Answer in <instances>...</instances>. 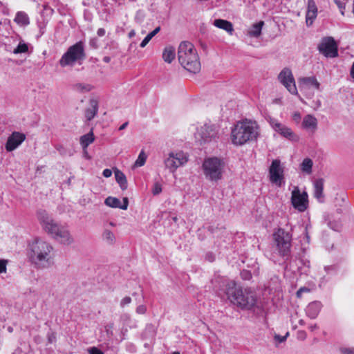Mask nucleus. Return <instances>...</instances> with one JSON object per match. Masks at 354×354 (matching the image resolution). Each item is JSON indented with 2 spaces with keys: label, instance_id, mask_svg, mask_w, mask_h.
Masks as SVG:
<instances>
[{
  "label": "nucleus",
  "instance_id": "obj_43",
  "mask_svg": "<svg viewBox=\"0 0 354 354\" xmlns=\"http://www.w3.org/2000/svg\"><path fill=\"white\" fill-rule=\"evenodd\" d=\"M131 299L130 297H124L121 301H120V306L121 307H124L126 305H128L131 303Z\"/></svg>",
  "mask_w": 354,
  "mask_h": 354
},
{
  "label": "nucleus",
  "instance_id": "obj_42",
  "mask_svg": "<svg viewBox=\"0 0 354 354\" xmlns=\"http://www.w3.org/2000/svg\"><path fill=\"white\" fill-rule=\"evenodd\" d=\"M292 120L296 122L297 123H299L301 120V113L298 111H296V112H294L292 113Z\"/></svg>",
  "mask_w": 354,
  "mask_h": 354
},
{
  "label": "nucleus",
  "instance_id": "obj_62",
  "mask_svg": "<svg viewBox=\"0 0 354 354\" xmlns=\"http://www.w3.org/2000/svg\"><path fill=\"white\" fill-rule=\"evenodd\" d=\"M305 265L308 268L310 266L309 261H307L306 263H305Z\"/></svg>",
  "mask_w": 354,
  "mask_h": 354
},
{
  "label": "nucleus",
  "instance_id": "obj_60",
  "mask_svg": "<svg viewBox=\"0 0 354 354\" xmlns=\"http://www.w3.org/2000/svg\"><path fill=\"white\" fill-rule=\"evenodd\" d=\"M246 274H245V277H244V279L249 278V277H250V274H249V273H248V272H247Z\"/></svg>",
  "mask_w": 354,
  "mask_h": 354
},
{
  "label": "nucleus",
  "instance_id": "obj_4",
  "mask_svg": "<svg viewBox=\"0 0 354 354\" xmlns=\"http://www.w3.org/2000/svg\"><path fill=\"white\" fill-rule=\"evenodd\" d=\"M259 134L257 123L245 119L237 122L232 130V141L236 145H242L248 141L256 140Z\"/></svg>",
  "mask_w": 354,
  "mask_h": 354
},
{
  "label": "nucleus",
  "instance_id": "obj_26",
  "mask_svg": "<svg viewBox=\"0 0 354 354\" xmlns=\"http://www.w3.org/2000/svg\"><path fill=\"white\" fill-rule=\"evenodd\" d=\"M115 177L117 183L122 190L127 189V180L123 172L118 169L115 170Z\"/></svg>",
  "mask_w": 354,
  "mask_h": 354
},
{
  "label": "nucleus",
  "instance_id": "obj_19",
  "mask_svg": "<svg viewBox=\"0 0 354 354\" xmlns=\"http://www.w3.org/2000/svg\"><path fill=\"white\" fill-rule=\"evenodd\" d=\"M298 82L301 87H313L317 90L319 89L320 84L315 76L301 77L298 80Z\"/></svg>",
  "mask_w": 354,
  "mask_h": 354
},
{
  "label": "nucleus",
  "instance_id": "obj_10",
  "mask_svg": "<svg viewBox=\"0 0 354 354\" xmlns=\"http://www.w3.org/2000/svg\"><path fill=\"white\" fill-rule=\"evenodd\" d=\"M291 203L293 207L300 212L306 211L308 207V196L306 192H300L298 187H295L291 193Z\"/></svg>",
  "mask_w": 354,
  "mask_h": 354
},
{
  "label": "nucleus",
  "instance_id": "obj_2",
  "mask_svg": "<svg viewBox=\"0 0 354 354\" xmlns=\"http://www.w3.org/2000/svg\"><path fill=\"white\" fill-rule=\"evenodd\" d=\"M27 256L30 261L39 269L49 268L55 263V250L53 245L40 238H35L29 242Z\"/></svg>",
  "mask_w": 354,
  "mask_h": 354
},
{
  "label": "nucleus",
  "instance_id": "obj_47",
  "mask_svg": "<svg viewBox=\"0 0 354 354\" xmlns=\"http://www.w3.org/2000/svg\"><path fill=\"white\" fill-rule=\"evenodd\" d=\"M105 30L102 28H100L97 30V35L99 36V37H103L104 35H105Z\"/></svg>",
  "mask_w": 354,
  "mask_h": 354
},
{
  "label": "nucleus",
  "instance_id": "obj_9",
  "mask_svg": "<svg viewBox=\"0 0 354 354\" xmlns=\"http://www.w3.org/2000/svg\"><path fill=\"white\" fill-rule=\"evenodd\" d=\"M188 161V156L182 151L170 152L165 159L164 164L170 172L174 173L176 169L183 166Z\"/></svg>",
  "mask_w": 354,
  "mask_h": 354
},
{
  "label": "nucleus",
  "instance_id": "obj_64",
  "mask_svg": "<svg viewBox=\"0 0 354 354\" xmlns=\"http://www.w3.org/2000/svg\"><path fill=\"white\" fill-rule=\"evenodd\" d=\"M172 354H180V353H179V352H177V351H175V352H174Z\"/></svg>",
  "mask_w": 354,
  "mask_h": 354
},
{
  "label": "nucleus",
  "instance_id": "obj_5",
  "mask_svg": "<svg viewBox=\"0 0 354 354\" xmlns=\"http://www.w3.org/2000/svg\"><path fill=\"white\" fill-rule=\"evenodd\" d=\"M178 59L187 71L196 73L201 70V62L196 49L189 41H182L178 48Z\"/></svg>",
  "mask_w": 354,
  "mask_h": 354
},
{
  "label": "nucleus",
  "instance_id": "obj_45",
  "mask_svg": "<svg viewBox=\"0 0 354 354\" xmlns=\"http://www.w3.org/2000/svg\"><path fill=\"white\" fill-rule=\"evenodd\" d=\"M89 353L90 354H104L102 351H100V349H98L96 347H93V348H90Z\"/></svg>",
  "mask_w": 354,
  "mask_h": 354
},
{
  "label": "nucleus",
  "instance_id": "obj_40",
  "mask_svg": "<svg viewBox=\"0 0 354 354\" xmlns=\"http://www.w3.org/2000/svg\"><path fill=\"white\" fill-rule=\"evenodd\" d=\"M288 335V333H286L285 336H281L279 335H275L274 339L276 341L278 342V343H282L286 341L287 336Z\"/></svg>",
  "mask_w": 354,
  "mask_h": 354
},
{
  "label": "nucleus",
  "instance_id": "obj_63",
  "mask_svg": "<svg viewBox=\"0 0 354 354\" xmlns=\"http://www.w3.org/2000/svg\"><path fill=\"white\" fill-rule=\"evenodd\" d=\"M123 317H126L127 319H130V316L129 315H124Z\"/></svg>",
  "mask_w": 354,
  "mask_h": 354
},
{
  "label": "nucleus",
  "instance_id": "obj_39",
  "mask_svg": "<svg viewBox=\"0 0 354 354\" xmlns=\"http://www.w3.org/2000/svg\"><path fill=\"white\" fill-rule=\"evenodd\" d=\"M147 312V307L145 305H140L136 308V313L138 314L143 315Z\"/></svg>",
  "mask_w": 354,
  "mask_h": 354
},
{
  "label": "nucleus",
  "instance_id": "obj_61",
  "mask_svg": "<svg viewBox=\"0 0 354 354\" xmlns=\"http://www.w3.org/2000/svg\"><path fill=\"white\" fill-rule=\"evenodd\" d=\"M172 220L174 221V222H176L177 221V217L174 216L172 218Z\"/></svg>",
  "mask_w": 354,
  "mask_h": 354
},
{
  "label": "nucleus",
  "instance_id": "obj_55",
  "mask_svg": "<svg viewBox=\"0 0 354 354\" xmlns=\"http://www.w3.org/2000/svg\"><path fill=\"white\" fill-rule=\"evenodd\" d=\"M301 333V337L303 338V339H305L306 338V333L302 331V332H300Z\"/></svg>",
  "mask_w": 354,
  "mask_h": 354
},
{
  "label": "nucleus",
  "instance_id": "obj_20",
  "mask_svg": "<svg viewBox=\"0 0 354 354\" xmlns=\"http://www.w3.org/2000/svg\"><path fill=\"white\" fill-rule=\"evenodd\" d=\"M317 14V8L314 0H308V9L306 12V24L311 25L313 20L316 18Z\"/></svg>",
  "mask_w": 354,
  "mask_h": 354
},
{
  "label": "nucleus",
  "instance_id": "obj_8",
  "mask_svg": "<svg viewBox=\"0 0 354 354\" xmlns=\"http://www.w3.org/2000/svg\"><path fill=\"white\" fill-rule=\"evenodd\" d=\"M280 255L288 257L290 252L291 236L283 229H279L273 234Z\"/></svg>",
  "mask_w": 354,
  "mask_h": 354
},
{
  "label": "nucleus",
  "instance_id": "obj_57",
  "mask_svg": "<svg viewBox=\"0 0 354 354\" xmlns=\"http://www.w3.org/2000/svg\"><path fill=\"white\" fill-rule=\"evenodd\" d=\"M299 324L302 326V325H304L305 323H304V321L303 319H300L299 321Z\"/></svg>",
  "mask_w": 354,
  "mask_h": 354
},
{
  "label": "nucleus",
  "instance_id": "obj_49",
  "mask_svg": "<svg viewBox=\"0 0 354 354\" xmlns=\"http://www.w3.org/2000/svg\"><path fill=\"white\" fill-rule=\"evenodd\" d=\"M128 125V122H124V124H122L120 127H119V130L120 131H122L123 129H124Z\"/></svg>",
  "mask_w": 354,
  "mask_h": 354
},
{
  "label": "nucleus",
  "instance_id": "obj_1",
  "mask_svg": "<svg viewBox=\"0 0 354 354\" xmlns=\"http://www.w3.org/2000/svg\"><path fill=\"white\" fill-rule=\"evenodd\" d=\"M214 288L222 290L231 303L241 308L251 309L257 301L256 293L250 288L242 289L234 281L217 277L212 280Z\"/></svg>",
  "mask_w": 354,
  "mask_h": 354
},
{
  "label": "nucleus",
  "instance_id": "obj_25",
  "mask_svg": "<svg viewBox=\"0 0 354 354\" xmlns=\"http://www.w3.org/2000/svg\"><path fill=\"white\" fill-rule=\"evenodd\" d=\"M176 57L175 48L173 46H167L165 48L162 52L163 60L170 64L174 59Z\"/></svg>",
  "mask_w": 354,
  "mask_h": 354
},
{
  "label": "nucleus",
  "instance_id": "obj_14",
  "mask_svg": "<svg viewBox=\"0 0 354 354\" xmlns=\"http://www.w3.org/2000/svg\"><path fill=\"white\" fill-rule=\"evenodd\" d=\"M280 82L292 95H297V89L295 85L294 77L291 71L288 68L282 70L278 77Z\"/></svg>",
  "mask_w": 354,
  "mask_h": 354
},
{
  "label": "nucleus",
  "instance_id": "obj_38",
  "mask_svg": "<svg viewBox=\"0 0 354 354\" xmlns=\"http://www.w3.org/2000/svg\"><path fill=\"white\" fill-rule=\"evenodd\" d=\"M6 263L7 261L3 259H0V274L4 273L6 272Z\"/></svg>",
  "mask_w": 354,
  "mask_h": 354
},
{
  "label": "nucleus",
  "instance_id": "obj_31",
  "mask_svg": "<svg viewBox=\"0 0 354 354\" xmlns=\"http://www.w3.org/2000/svg\"><path fill=\"white\" fill-rule=\"evenodd\" d=\"M102 239L109 245H113L116 239L113 232L109 229H104L102 234Z\"/></svg>",
  "mask_w": 354,
  "mask_h": 354
},
{
  "label": "nucleus",
  "instance_id": "obj_51",
  "mask_svg": "<svg viewBox=\"0 0 354 354\" xmlns=\"http://www.w3.org/2000/svg\"><path fill=\"white\" fill-rule=\"evenodd\" d=\"M135 35H136V32H135V30H131V31L129 32L128 36H129V38H132L133 37H134V36H135Z\"/></svg>",
  "mask_w": 354,
  "mask_h": 354
},
{
  "label": "nucleus",
  "instance_id": "obj_56",
  "mask_svg": "<svg viewBox=\"0 0 354 354\" xmlns=\"http://www.w3.org/2000/svg\"><path fill=\"white\" fill-rule=\"evenodd\" d=\"M320 106H321V102H320V101H319V100H317V101L316 102V107H317V108H319Z\"/></svg>",
  "mask_w": 354,
  "mask_h": 354
},
{
  "label": "nucleus",
  "instance_id": "obj_52",
  "mask_svg": "<svg viewBox=\"0 0 354 354\" xmlns=\"http://www.w3.org/2000/svg\"><path fill=\"white\" fill-rule=\"evenodd\" d=\"M103 61L105 62V63H109L111 61V57H108V56H105L103 57Z\"/></svg>",
  "mask_w": 354,
  "mask_h": 354
},
{
  "label": "nucleus",
  "instance_id": "obj_44",
  "mask_svg": "<svg viewBox=\"0 0 354 354\" xmlns=\"http://www.w3.org/2000/svg\"><path fill=\"white\" fill-rule=\"evenodd\" d=\"M309 292V289L306 287H301L300 288L297 292V297H301L303 292Z\"/></svg>",
  "mask_w": 354,
  "mask_h": 354
},
{
  "label": "nucleus",
  "instance_id": "obj_15",
  "mask_svg": "<svg viewBox=\"0 0 354 354\" xmlns=\"http://www.w3.org/2000/svg\"><path fill=\"white\" fill-rule=\"evenodd\" d=\"M26 140V135L23 133L14 131L7 140L5 145L7 151H12L17 149Z\"/></svg>",
  "mask_w": 354,
  "mask_h": 354
},
{
  "label": "nucleus",
  "instance_id": "obj_32",
  "mask_svg": "<svg viewBox=\"0 0 354 354\" xmlns=\"http://www.w3.org/2000/svg\"><path fill=\"white\" fill-rule=\"evenodd\" d=\"M15 21L21 26H26L30 23L28 16L24 12H18L17 13Z\"/></svg>",
  "mask_w": 354,
  "mask_h": 354
},
{
  "label": "nucleus",
  "instance_id": "obj_48",
  "mask_svg": "<svg viewBox=\"0 0 354 354\" xmlns=\"http://www.w3.org/2000/svg\"><path fill=\"white\" fill-rule=\"evenodd\" d=\"M113 324H111L106 326V330L108 334L110 333L111 335H112V331L111 330L113 328Z\"/></svg>",
  "mask_w": 354,
  "mask_h": 354
},
{
  "label": "nucleus",
  "instance_id": "obj_11",
  "mask_svg": "<svg viewBox=\"0 0 354 354\" xmlns=\"http://www.w3.org/2000/svg\"><path fill=\"white\" fill-rule=\"evenodd\" d=\"M218 136V129L215 125L204 124L198 129L195 133L196 139L201 143H205L215 140Z\"/></svg>",
  "mask_w": 354,
  "mask_h": 354
},
{
  "label": "nucleus",
  "instance_id": "obj_37",
  "mask_svg": "<svg viewBox=\"0 0 354 354\" xmlns=\"http://www.w3.org/2000/svg\"><path fill=\"white\" fill-rule=\"evenodd\" d=\"M334 2L337 6L338 8L339 9L341 14L342 15H344V10L346 8V5L344 2H342L341 0H334Z\"/></svg>",
  "mask_w": 354,
  "mask_h": 354
},
{
  "label": "nucleus",
  "instance_id": "obj_16",
  "mask_svg": "<svg viewBox=\"0 0 354 354\" xmlns=\"http://www.w3.org/2000/svg\"><path fill=\"white\" fill-rule=\"evenodd\" d=\"M271 125L275 131L279 133L283 137L292 140H297V136L294 133L292 129L275 120L271 121Z\"/></svg>",
  "mask_w": 354,
  "mask_h": 354
},
{
  "label": "nucleus",
  "instance_id": "obj_41",
  "mask_svg": "<svg viewBox=\"0 0 354 354\" xmlns=\"http://www.w3.org/2000/svg\"><path fill=\"white\" fill-rule=\"evenodd\" d=\"M340 352L342 354H354V348H342Z\"/></svg>",
  "mask_w": 354,
  "mask_h": 354
},
{
  "label": "nucleus",
  "instance_id": "obj_50",
  "mask_svg": "<svg viewBox=\"0 0 354 354\" xmlns=\"http://www.w3.org/2000/svg\"><path fill=\"white\" fill-rule=\"evenodd\" d=\"M351 76L354 79V62L352 64L351 71H350Z\"/></svg>",
  "mask_w": 354,
  "mask_h": 354
},
{
  "label": "nucleus",
  "instance_id": "obj_21",
  "mask_svg": "<svg viewBox=\"0 0 354 354\" xmlns=\"http://www.w3.org/2000/svg\"><path fill=\"white\" fill-rule=\"evenodd\" d=\"M98 111V101L95 99H90L89 107L85 111V117L88 121L93 120Z\"/></svg>",
  "mask_w": 354,
  "mask_h": 354
},
{
  "label": "nucleus",
  "instance_id": "obj_59",
  "mask_svg": "<svg viewBox=\"0 0 354 354\" xmlns=\"http://www.w3.org/2000/svg\"><path fill=\"white\" fill-rule=\"evenodd\" d=\"M246 274H245V277H244V279L249 278V277H250V274H249V273H248V272H247Z\"/></svg>",
  "mask_w": 354,
  "mask_h": 354
},
{
  "label": "nucleus",
  "instance_id": "obj_24",
  "mask_svg": "<svg viewBox=\"0 0 354 354\" xmlns=\"http://www.w3.org/2000/svg\"><path fill=\"white\" fill-rule=\"evenodd\" d=\"M214 25L218 28L225 30L230 35H232L234 32L233 25L229 21L221 19H215Z\"/></svg>",
  "mask_w": 354,
  "mask_h": 354
},
{
  "label": "nucleus",
  "instance_id": "obj_28",
  "mask_svg": "<svg viewBox=\"0 0 354 354\" xmlns=\"http://www.w3.org/2000/svg\"><path fill=\"white\" fill-rule=\"evenodd\" d=\"M313 166V160L309 158H306L301 163L300 169L303 173L309 175L312 173Z\"/></svg>",
  "mask_w": 354,
  "mask_h": 354
},
{
  "label": "nucleus",
  "instance_id": "obj_46",
  "mask_svg": "<svg viewBox=\"0 0 354 354\" xmlns=\"http://www.w3.org/2000/svg\"><path fill=\"white\" fill-rule=\"evenodd\" d=\"M103 176L105 177V178H109L110 176H111L112 175V171L109 169H105L104 171H103V173H102Z\"/></svg>",
  "mask_w": 354,
  "mask_h": 354
},
{
  "label": "nucleus",
  "instance_id": "obj_3",
  "mask_svg": "<svg viewBox=\"0 0 354 354\" xmlns=\"http://www.w3.org/2000/svg\"><path fill=\"white\" fill-rule=\"evenodd\" d=\"M37 214L44 230L53 239L66 245L73 243L74 239L67 228L55 223L46 210L40 209Z\"/></svg>",
  "mask_w": 354,
  "mask_h": 354
},
{
  "label": "nucleus",
  "instance_id": "obj_6",
  "mask_svg": "<svg viewBox=\"0 0 354 354\" xmlns=\"http://www.w3.org/2000/svg\"><path fill=\"white\" fill-rule=\"evenodd\" d=\"M84 43L80 41L71 46L59 61L62 67L73 66L76 63L81 64L86 59Z\"/></svg>",
  "mask_w": 354,
  "mask_h": 354
},
{
  "label": "nucleus",
  "instance_id": "obj_7",
  "mask_svg": "<svg viewBox=\"0 0 354 354\" xmlns=\"http://www.w3.org/2000/svg\"><path fill=\"white\" fill-rule=\"evenodd\" d=\"M203 167L205 177L210 180H218L222 178L224 163L217 158L206 159Z\"/></svg>",
  "mask_w": 354,
  "mask_h": 354
},
{
  "label": "nucleus",
  "instance_id": "obj_23",
  "mask_svg": "<svg viewBox=\"0 0 354 354\" xmlns=\"http://www.w3.org/2000/svg\"><path fill=\"white\" fill-rule=\"evenodd\" d=\"M322 307L320 301H313L310 303L306 308V315L311 319L317 317Z\"/></svg>",
  "mask_w": 354,
  "mask_h": 354
},
{
  "label": "nucleus",
  "instance_id": "obj_54",
  "mask_svg": "<svg viewBox=\"0 0 354 354\" xmlns=\"http://www.w3.org/2000/svg\"><path fill=\"white\" fill-rule=\"evenodd\" d=\"M333 269H334V268H333V266H326V267H325V270H326L327 272H328V271H329V270H333Z\"/></svg>",
  "mask_w": 354,
  "mask_h": 354
},
{
  "label": "nucleus",
  "instance_id": "obj_29",
  "mask_svg": "<svg viewBox=\"0 0 354 354\" xmlns=\"http://www.w3.org/2000/svg\"><path fill=\"white\" fill-rule=\"evenodd\" d=\"M264 24L263 21H260L252 25L248 31V34L251 37H258L261 33V29Z\"/></svg>",
  "mask_w": 354,
  "mask_h": 354
},
{
  "label": "nucleus",
  "instance_id": "obj_58",
  "mask_svg": "<svg viewBox=\"0 0 354 354\" xmlns=\"http://www.w3.org/2000/svg\"><path fill=\"white\" fill-rule=\"evenodd\" d=\"M109 225H110V226H112V227H115V224L114 223H113V222H110V223H109Z\"/></svg>",
  "mask_w": 354,
  "mask_h": 354
},
{
  "label": "nucleus",
  "instance_id": "obj_35",
  "mask_svg": "<svg viewBox=\"0 0 354 354\" xmlns=\"http://www.w3.org/2000/svg\"><path fill=\"white\" fill-rule=\"evenodd\" d=\"M28 50V45L24 42H19L16 48L14 49L13 53L19 54L26 53Z\"/></svg>",
  "mask_w": 354,
  "mask_h": 354
},
{
  "label": "nucleus",
  "instance_id": "obj_12",
  "mask_svg": "<svg viewBox=\"0 0 354 354\" xmlns=\"http://www.w3.org/2000/svg\"><path fill=\"white\" fill-rule=\"evenodd\" d=\"M318 50L326 57L334 58L338 56L337 45L332 37L323 38L318 45Z\"/></svg>",
  "mask_w": 354,
  "mask_h": 354
},
{
  "label": "nucleus",
  "instance_id": "obj_33",
  "mask_svg": "<svg viewBox=\"0 0 354 354\" xmlns=\"http://www.w3.org/2000/svg\"><path fill=\"white\" fill-rule=\"evenodd\" d=\"M160 27H156L152 32H149L145 39L142 41L140 43V47L144 48L145 47L147 44L150 41V40L157 34L160 32Z\"/></svg>",
  "mask_w": 354,
  "mask_h": 354
},
{
  "label": "nucleus",
  "instance_id": "obj_53",
  "mask_svg": "<svg viewBox=\"0 0 354 354\" xmlns=\"http://www.w3.org/2000/svg\"><path fill=\"white\" fill-rule=\"evenodd\" d=\"M310 330L313 331L314 330L317 328V326L316 324L312 325L309 327Z\"/></svg>",
  "mask_w": 354,
  "mask_h": 354
},
{
  "label": "nucleus",
  "instance_id": "obj_18",
  "mask_svg": "<svg viewBox=\"0 0 354 354\" xmlns=\"http://www.w3.org/2000/svg\"><path fill=\"white\" fill-rule=\"evenodd\" d=\"M104 203L107 206L113 207V208H120L121 209L126 210L128 208L129 200H128V198L124 197V198H123V201L122 203L117 198L109 196L105 199Z\"/></svg>",
  "mask_w": 354,
  "mask_h": 354
},
{
  "label": "nucleus",
  "instance_id": "obj_22",
  "mask_svg": "<svg viewBox=\"0 0 354 354\" xmlns=\"http://www.w3.org/2000/svg\"><path fill=\"white\" fill-rule=\"evenodd\" d=\"M324 180L323 178H318L313 183L314 187V196L319 201L323 202L324 201Z\"/></svg>",
  "mask_w": 354,
  "mask_h": 354
},
{
  "label": "nucleus",
  "instance_id": "obj_17",
  "mask_svg": "<svg viewBox=\"0 0 354 354\" xmlns=\"http://www.w3.org/2000/svg\"><path fill=\"white\" fill-rule=\"evenodd\" d=\"M318 126L317 119L311 114H308L304 116L301 122V128L314 133Z\"/></svg>",
  "mask_w": 354,
  "mask_h": 354
},
{
  "label": "nucleus",
  "instance_id": "obj_34",
  "mask_svg": "<svg viewBox=\"0 0 354 354\" xmlns=\"http://www.w3.org/2000/svg\"><path fill=\"white\" fill-rule=\"evenodd\" d=\"M147 160V156L145 155V152L142 151L137 160H136L134 163V167H142L145 165Z\"/></svg>",
  "mask_w": 354,
  "mask_h": 354
},
{
  "label": "nucleus",
  "instance_id": "obj_36",
  "mask_svg": "<svg viewBox=\"0 0 354 354\" xmlns=\"http://www.w3.org/2000/svg\"><path fill=\"white\" fill-rule=\"evenodd\" d=\"M162 192V186L159 183H154L152 189V193L153 195H158Z\"/></svg>",
  "mask_w": 354,
  "mask_h": 354
},
{
  "label": "nucleus",
  "instance_id": "obj_30",
  "mask_svg": "<svg viewBox=\"0 0 354 354\" xmlns=\"http://www.w3.org/2000/svg\"><path fill=\"white\" fill-rule=\"evenodd\" d=\"M93 88L92 85L84 83H77L73 86L74 91L81 93H88L91 91Z\"/></svg>",
  "mask_w": 354,
  "mask_h": 354
},
{
  "label": "nucleus",
  "instance_id": "obj_27",
  "mask_svg": "<svg viewBox=\"0 0 354 354\" xmlns=\"http://www.w3.org/2000/svg\"><path fill=\"white\" fill-rule=\"evenodd\" d=\"M95 140L94 135L92 131H91L89 133L83 135L80 137V145H82L83 149H86L89 145H91L92 142H93Z\"/></svg>",
  "mask_w": 354,
  "mask_h": 354
},
{
  "label": "nucleus",
  "instance_id": "obj_13",
  "mask_svg": "<svg viewBox=\"0 0 354 354\" xmlns=\"http://www.w3.org/2000/svg\"><path fill=\"white\" fill-rule=\"evenodd\" d=\"M283 171V167L281 164L280 160H273L269 168V176L271 183L281 187L284 178Z\"/></svg>",
  "mask_w": 354,
  "mask_h": 354
}]
</instances>
